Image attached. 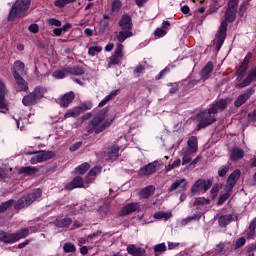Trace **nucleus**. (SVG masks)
I'll list each match as a JSON object with an SVG mask.
<instances>
[{
  "label": "nucleus",
  "instance_id": "nucleus-1",
  "mask_svg": "<svg viewBox=\"0 0 256 256\" xmlns=\"http://www.w3.org/2000/svg\"><path fill=\"white\" fill-rule=\"evenodd\" d=\"M227 107V100H219L218 102L212 104L208 111H202L197 115V119L199 121L198 127L199 129H205L208 125H212L217 121L216 113L219 111H223Z\"/></svg>",
  "mask_w": 256,
  "mask_h": 256
},
{
  "label": "nucleus",
  "instance_id": "nucleus-2",
  "mask_svg": "<svg viewBox=\"0 0 256 256\" xmlns=\"http://www.w3.org/2000/svg\"><path fill=\"white\" fill-rule=\"evenodd\" d=\"M115 121V115L107 110L99 112L92 120V129L95 133H102Z\"/></svg>",
  "mask_w": 256,
  "mask_h": 256
},
{
  "label": "nucleus",
  "instance_id": "nucleus-3",
  "mask_svg": "<svg viewBox=\"0 0 256 256\" xmlns=\"http://www.w3.org/2000/svg\"><path fill=\"white\" fill-rule=\"evenodd\" d=\"M29 5H31V0H17L10 10L8 20L15 21L16 19L25 17Z\"/></svg>",
  "mask_w": 256,
  "mask_h": 256
},
{
  "label": "nucleus",
  "instance_id": "nucleus-4",
  "mask_svg": "<svg viewBox=\"0 0 256 256\" xmlns=\"http://www.w3.org/2000/svg\"><path fill=\"white\" fill-rule=\"evenodd\" d=\"M43 195V191L41 189H35L31 193L26 196H22L16 203V209H25V207H29L33 201L39 199Z\"/></svg>",
  "mask_w": 256,
  "mask_h": 256
},
{
  "label": "nucleus",
  "instance_id": "nucleus-5",
  "mask_svg": "<svg viewBox=\"0 0 256 256\" xmlns=\"http://www.w3.org/2000/svg\"><path fill=\"white\" fill-rule=\"evenodd\" d=\"M211 180H197L194 185L191 187L192 195H201V193H207L211 189Z\"/></svg>",
  "mask_w": 256,
  "mask_h": 256
},
{
  "label": "nucleus",
  "instance_id": "nucleus-6",
  "mask_svg": "<svg viewBox=\"0 0 256 256\" xmlns=\"http://www.w3.org/2000/svg\"><path fill=\"white\" fill-rule=\"evenodd\" d=\"M25 155H34L31 159H30V163L31 165H37V163H43V161H47L48 159H50V155L48 152L46 151H39V152H25Z\"/></svg>",
  "mask_w": 256,
  "mask_h": 256
},
{
  "label": "nucleus",
  "instance_id": "nucleus-7",
  "mask_svg": "<svg viewBox=\"0 0 256 256\" xmlns=\"http://www.w3.org/2000/svg\"><path fill=\"white\" fill-rule=\"evenodd\" d=\"M160 165L161 164L159 163V161L148 163L146 166L142 167L139 170V175H141L142 177H147V175H153V173L157 172V169H159Z\"/></svg>",
  "mask_w": 256,
  "mask_h": 256
},
{
  "label": "nucleus",
  "instance_id": "nucleus-8",
  "mask_svg": "<svg viewBox=\"0 0 256 256\" xmlns=\"http://www.w3.org/2000/svg\"><path fill=\"white\" fill-rule=\"evenodd\" d=\"M239 177H241V170L237 169L234 170L228 177L227 182H226V189L228 191H233V187L237 185V181H239Z\"/></svg>",
  "mask_w": 256,
  "mask_h": 256
},
{
  "label": "nucleus",
  "instance_id": "nucleus-9",
  "mask_svg": "<svg viewBox=\"0 0 256 256\" xmlns=\"http://www.w3.org/2000/svg\"><path fill=\"white\" fill-rule=\"evenodd\" d=\"M188 147L182 149V151H186L187 153H191L192 155L197 153L199 146L197 144V137L191 136L187 141Z\"/></svg>",
  "mask_w": 256,
  "mask_h": 256
},
{
  "label": "nucleus",
  "instance_id": "nucleus-10",
  "mask_svg": "<svg viewBox=\"0 0 256 256\" xmlns=\"http://www.w3.org/2000/svg\"><path fill=\"white\" fill-rule=\"evenodd\" d=\"M227 35V20H224L219 29L218 37H217V47H221L225 42V37Z\"/></svg>",
  "mask_w": 256,
  "mask_h": 256
},
{
  "label": "nucleus",
  "instance_id": "nucleus-11",
  "mask_svg": "<svg viewBox=\"0 0 256 256\" xmlns=\"http://www.w3.org/2000/svg\"><path fill=\"white\" fill-rule=\"evenodd\" d=\"M14 79L16 81L17 91H27L29 89L27 82L21 77V75H19V73H14Z\"/></svg>",
  "mask_w": 256,
  "mask_h": 256
},
{
  "label": "nucleus",
  "instance_id": "nucleus-12",
  "mask_svg": "<svg viewBox=\"0 0 256 256\" xmlns=\"http://www.w3.org/2000/svg\"><path fill=\"white\" fill-rule=\"evenodd\" d=\"M253 81H256V66L251 69L248 77L243 80L242 83L239 84V87L242 89L243 87H247L253 83Z\"/></svg>",
  "mask_w": 256,
  "mask_h": 256
},
{
  "label": "nucleus",
  "instance_id": "nucleus-13",
  "mask_svg": "<svg viewBox=\"0 0 256 256\" xmlns=\"http://www.w3.org/2000/svg\"><path fill=\"white\" fill-rule=\"evenodd\" d=\"M104 157L106 160L117 159V157H119V146L115 145L111 148H108L104 152Z\"/></svg>",
  "mask_w": 256,
  "mask_h": 256
},
{
  "label": "nucleus",
  "instance_id": "nucleus-14",
  "mask_svg": "<svg viewBox=\"0 0 256 256\" xmlns=\"http://www.w3.org/2000/svg\"><path fill=\"white\" fill-rule=\"evenodd\" d=\"M85 182L83 181V178L80 176H76L70 184L66 185V189L71 190V189H81L84 187Z\"/></svg>",
  "mask_w": 256,
  "mask_h": 256
},
{
  "label": "nucleus",
  "instance_id": "nucleus-15",
  "mask_svg": "<svg viewBox=\"0 0 256 256\" xmlns=\"http://www.w3.org/2000/svg\"><path fill=\"white\" fill-rule=\"evenodd\" d=\"M139 203H130L124 206L121 210V215H131V213H135V211H139Z\"/></svg>",
  "mask_w": 256,
  "mask_h": 256
},
{
  "label": "nucleus",
  "instance_id": "nucleus-16",
  "mask_svg": "<svg viewBox=\"0 0 256 256\" xmlns=\"http://www.w3.org/2000/svg\"><path fill=\"white\" fill-rule=\"evenodd\" d=\"M120 27H122L123 31H131L133 29V23L131 22V16L124 15L119 22Z\"/></svg>",
  "mask_w": 256,
  "mask_h": 256
},
{
  "label": "nucleus",
  "instance_id": "nucleus-17",
  "mask_svg": "<svg viewBox=\"0 0 256 256\" xmlns=\"http://www.w3.org/2000/svg\"><path fill=\"white\" fill-rule=\"evenodd\" d=\"M209 199L204 197L196 198L194 201V207L200 209V211H207V205H209Z\"/></svg>",
  "mask_w": 256,
  "mask_h": 256
},
{
  "label": "nucleus",
  "instance_id": "nucleus-18",
  "mask_svg": "<svg viewBox=\"0 0 256 256\" xmlns=\"http://www.w3.org/2000/svg\"><path fill=\"white\" fill-rule=\"evenodd\" d=\"M187 179L185 178H181L176 180L169 188V191H177V189L181 188V189H187Z\"/></svg>",
  "mask_w": 256,
  "mask_h": 256
},
{
  "label": "nucleus",
  "instance_id": "nucleus-19",
  "mask_svg": "<svg viewBox=\"0 0 256 256\" xmlns=\"http://www.w3.org/2000/svg\"><path fill=\"white\" fill-rule=\"evenodd\" d=\"M0 241L3 243H17L15 233L9 234L4 231H0Z\"/></svg>",
  "mask_w": 256,
  "mask_h": 256
},
{
  "label": "nucleus",
  "instance_id": "nucleus-20",
  "mask_svg": "<svg viewBox=\"0 0 256 256\" xmlns=\"http://www.w3.org/2000/svg\"><path fill=\"white\" fill-rule=\"evenodd\" d=\"M73 99H75V93L68 92V93L64 94L60 100V106L61 107H69V104L73 102Z\"/></svg>",
  "mask_w": 256,
  "mask_h": 256
},
{
  "label": "nucleus",
  "instance_id": "nucleus-21",
  "mask_svg": "<svg viewBox=\"0 0 256 256\" xmlns=\"http://www.w3.org/2000/svg\"><path fill=\"white\" fill-rule=\"evenodd\" d=\"M127 252L129 255L133 256H143L145 255V250L143 248H137L134 244H130L127 246Z\"/></svg>",
  "mask_w": 256,
  "mask_h": 256
},
{
  "label": "nucleus",
  "instance_id": "nucleus-22",
  "mask_svg": "<svg viewBox=\"0 0 256 256\" xmlns=\"http://www.w3.org/2000/svg\"><path fill=\"white\" fill-rule=\"evenodd\" d=\"M211 73H213V62H208L201 71L202 79H209V77H211Z\"/></svg>",
  "mask_w": 256,
  "mask_h": 256
},
{
  "label": "nucleus",
  "instance_id": "nucleus-23",
  "mask_svg": "<svg viewBox=\"0 0 256 256\" xmlns=\"http://www.w3.org/2000/svg\"><path fill=\"white\" fill-rule=\"evenodd\" d=\"M37 98H35V94L30 93L27 96H24L22 103L25 107H31V105H35V103H37Z\"/></svg>",
  "mask_w": 256,
  "mask_h": 256
},
{
  "label": "nucleus",
  "instance_id": "nucleus-24",
  "mask_svg": "<svg viewBox=\"0 0 256 256\" xmlns=\"http://www.w3.org/2000/svg\"><path fill=\"white\" fill-rule=\"evenodd\" d=\"M251 95H253V92L251 90H248L246 93L240 95L235 101V106L241 107V105H243V103H245L249 99V97H251Z\"/></svg>",
  "mask_w": 256,
  "mask_h": 256
},
{
  "label": "nucleus",
  "instance_id": "nucleus-25",
  "mask_svg": "<svg viewBox=\"0 0 256 256\" xmlns=\"http://www.w3.org/2000/svg\"><path fill=\"white\" fill-rule=\"evenodd\" d=\"M153 193H155V186H147L140 191L139 195L142 199H149Z\"/></svg>",
  "mask_w": 256,
  "mask_h": 256
},
{
  "label": "nucleus",
  "instance_id": "nucleus-26",
  "mask_svg": "<svg viewBox=\"0 0 256 256\" xmlns=\"http://www.w3.org/2000/svg\"><path fill=\"white\" fill-rule=\"evenodd\" d=\"M245 152L241 148H233L230 154V158L232 161H239V159H243Z\"/></svg>",
  "mask_w": 256,
  "mask_h": 256
},
{
  "label": "nucleus",
  "instance_id": "nucleus-27",
  "mask_svg": "<svg viewBox=\"0 0 256 256\" xmlns=\"http://www.w3.org/2000/svg\"><path fill=\"white\" fill-rule=\"evenodd\" d=\"M173 217V212L172 211H158L154 214V219H171Z\"/></svg>",
  "mask_w": 256,
  "mask_h": 256
},
{
  "label": "nucleus",
  "instance_id": "nucleus-28",
  "mask_svg": "<svg viewBox=\"0 0 256 256\" xmlns=\"http://www.w3.org/2000/svg\"><path fill=\"white\" fill-rule=\"evenodd\" d=\"M66 73H70V75H83V73H85V68L81 66L66 68Z\"/></svg>",
  "mask_w": 256,
  "mask_h": 256
},
{
  "label": "nucleus",
  "instance_id": "nucleus-29",
  "mask_svg": "<svg viewBox=\"0 0 256 256\" xmlns=\"http://www.w3.org/2000/svg\"><path fill=\"white\" fill-rule=\"evenodd\" d=\"M14 73L23 75V73H25V64L21 61H16L13 66V75Z\"/></svg>",
  "mask_w": 256,
  "mask_h": 256
},
{
  "label": "nucleus",
  "instance_id": "nucleus-30",
  "mask_svg": "<svg viewBox=\"0 0 256 256\" xmlns=\"http://www.w3.org/2000/svg\"><path fill=\"white\" fill-rule=\"evenodd\" d=\"M101 173V167L96 166L94 167L89 173H88V178L86 180V183H93L95 180V175H99Z\"/></svg>",
  "mask_w": 256,
  "mask_h": 256
},
{
  "label": "nucleus",
  "instance_id": "nucleus-31",
  "mask_svg": "<svg viewBox=\"0 0 256 256\" xmlns=\"http://www.w3.org/2000/svg\"><path fill=\"white\" fill-rule=\"evenodd\" d=\"M231 221H233V216L231 214L224 215L219 218V225L220 227H227Z\"/></svg>",
  "mask_w": 256,
  "mask_h": 256
},
{
  "label": "nucleus",
  "instance_id": "nucleus-32",
  "mask_svg": "<svg viewBox=\"0 0 256 256\" xmlns=\"http://www.w3.org/2000/svg\"><path fill=\"white\" fill-rule=\"evenodd\" d=\"M46 91L47 90L45 88L38 86L34 89V91L32 93H33L35 99L37 101H39V99H43V96L45 95Z\"/></svg>",
  "mask_w": 256,
  "mask_h": 256
},
{
  "label": "nucleus",
  "instance_id": "nucleus-33",
  "mask_svg": "<svg viewBox=\"0 0 256 256\" xmlns=\"http://www.w3.org/2000/svg\"><path fill=\"white\" fill-rule=\"evenodd\" d=\"M232 191L233 190H228L227 187L225 186L224 193H222L219 197L218 205H223V203H225V201H227V199H229V197H231Z\"/></svg>",
  "mask_w": 256,
  "mask_h": 256
},
{
  "label": "nucleus",
  "instance_id": "nucleus-34",
  "mask_svg": "<svg viewBox=\"0 0 256 256\" xmlns=\"http://www.w3.org/2000/svg\"><path fill=\"white\" fill-rule=\"evenodd\" d=\"M129 37H133V33L129 30L126 31H120L119 34L117 35V40L120 43H123V41H125V39H129Z\"/></svg>",
  "mask_w": 256,
  "mask_h": 256
},
{
  "label": "nucleus",
  "instance_id": "nucleus-35",
  "mask_svg": "<svg viewBox=\"0 0 256 256\" xmlns=\"http://www.w3.org/2000/svg\"><path fill=\"white\" fill-rule=\"evenodd\" d=\"M229 249H231V242H223L216 246L218 253H225V251H229Z\"/></svg>",
  "mask_w": 256,
  "mask_h": 256
},
{
  "label": "nucleus",
  "instance_id": "nucleus-36",
  "mask_svg": "<svg viewBox=\"0 0 256 256\" xmlns=\"http://www.w3.org/2000/svg\"><path fill=\"white\" fill-rule=\"evenodd\" d=\"M237 5H239V0H230L228 2V9L231 10L232 13L230 19H233V15H237Z\"/></svg>",
  "mask_w": 256,
  "mask_h": 256
},
{
  "label": "nucleus",
  "instance_id": "nucleus-37",
  "mask_svg": "<svg viewBox=\"0 0 256 256\" xmlns=\"http://www.w3.org/2000/svg\"><path fill=\"white\" fill-rule=\"evenodd\" d=\"M89 163L85 162L83 164H81L80 166L75 168V172L77 173V175H85V173H87V171H89Z\"/></svg>",
  "mask_w": 256,
  "mask_h": 256
},
{
  "label": "nucleus",
  "instance_id": "nucleus-38",
  "mask_svg": "<svg viewBox=\"0 0 256 256\" xmlns=\"http://www.w3.org/2000/svg\"><path fill=\"white\" fill-rule=\"evenodd\" d=\"M79 115H81V108L76 107L72 110H68L65 113L64 117H65V119H69V117H79Z\"/></svg>",
  "mask_w": 256,
  "mask_h": 256
},
{
  "label": "nucleus",
  "instance_id": "nucleus-39",
  "mask_svg": "<svg viewBox=\"0 0 256 256\" xmlns=\"http://www.w3.org/2000/svg\"><path fill=\"white\" fill-rule=\"evenodd\" d=\"M19 173H24L25 175H35L37 173L36 167L26 166L19 169Z\"/></svg>",
  "mask_w": 256,
  "mask_h": 256
},
{
  "label": "nucleus",
  "instance_id": "nucleus-40",
  "mask_svg": "<svg viewBox=\"0 0 256 256\" xmlns=\"http://www.w3.org/2000/svg\"><path fill=\"white\" fill-rule=\"evenodd\" d=\"M118 91L114 90L112 92H110V94L108 96H106L100 103H99V107H105V105H107V103H109V101H111V99H113V97H115V95H117Z\"/></svg>",
  "mask_w": 256,
  "mask_h": 256
},
{
  "label": "nucleus",
  "instance_id": "nucleus-41",
  "mask_svg": "<svg viewBox=\"0 0 256 256\" xmlns=\"http://www.w3.org/2000/svg\"><path fill=\"white\" fill-rule=\"evenodd\" d=\"M14 234L16 236V241H19V239H25V237L29 235V228L21 229Z\"/></svg>",
  "mask_w": 256,
  "mask_h": 256
},
{
  "label": "nucleus",
  "instance_id": "nucleus-42",
  "mask_svg": "<svg viewBox=\"0 0 256 256\" xmlns=\"http://www.w3.org/2000/svg\"><path fill=\"white\" fill-rule=\"evenodd\" d=\"M114 57H116L117 59H120L123 61V44H118L115 51H114V54L112 55Z\"/></svg>",
  "mask_w": 256,
  "mask_h": 256
},
{
  "label": "nucleus",
  "instance_id": "nucleus-43",
  "mask_svg": "<svg viewBox=\"0 0 256 256\" xmlns=\"http://www.w3.org/2000/svg\"><path fill=\"white\" fill-rule=\"evenodd\" d=\"M182 155V165H187V163H191V153L186 152L185 150H181Z\"/></svg>",
  "mask_w": 256,
  "mask_h": 256
},
{
  "label": "nucleus",
  "instance_id": "nucleus-44",
  "mask_svg": "<svg viewBox=\"0 0 256 256\" xmlns=\"http://www.w3.org/2000/svg\"><path fill=\"white\" fill-rule=\"evenodd\" d=\"M101 51H103V48L101 46H91L88 49V54L91 57H95V55H97V53H101Z\"/></svg>",
  "mask_w": 256,
  "mask_h": 256
},
{
  "label": "nucleus",
  "instance_id": "nucleus-45",
  "mask_svg": "<svg viewBox=\"0 0 256 256\" xmlns=\"http://www.w3.org/2000/svg\"><path fill=\"white\" fill-rule=\"evenodd\" d=\"M69 225H71V219L70 218H64L62 220H58L56 222V227H69Z\"/></svg>",
  "mask_w": 256,
  "mask_h": 256
},
{
  "label": "nucleus",
  "instance_id": "nucleus-46",
  "mask_svg": "<svg viewBox=\"0 0 256 256\" xmlns=\"http://www.w3.org/2000/svg\"><path fill=\"white\" fill-rule=\"evenodd\" d=\"M177 167H181V159H176L172 164L166 166V173H169L172 169H177Z\"/></svg>",
  "mask_w": 256,
  "mask_h": 256
},
{
  "label": "nucleus",
  "instance_id": "nucleus-47",
  "mask_svg": "<svg viewBox=\"0 0 256 256\" xmlns=\"http://www.w3.org/2000/svg\"><path fill=\"white\" fill-rule=\"evenodd\" d=\"M69 3H75V0H56L54 2V5L56 7L61 8V7H66V5H69Z\"/></svg>",
  "mask_w": 256,
  "mask_h": 256
},
{
  "label": "nucleus",
  "instance_id": "nucleus-48",
  "mask_svg": "<svg viewBox=\"0 0 256 256\" xmlns=\"http://www.w3.org/2000/svg\"><path fill=\"white\" fill-rule=\"evenodd\" d=\"M65 73H67V69L65 70H56L53 72L52 76L55 79H65Z\"/></svg>",
  "mask_w": 256,
  "mask_h": 256
},
{
  "label": "nucleus",
  "instance_id": "nucleus-49",
  "mask_svg": "<svg viewBox=\"0 0 256 256\" xmlns=\"http://www.w3.org/2000/svg\"><path fill=\"white\" fill-rule=\"evenodd\" d=\"M165 251H167V246L165 243H160L154 246L155 253H165Z\"/></svg>",
  "mask_w": 256,
  "mask_h": 256
},
{
  "label": "nucleus",
  "instance_id": "nucleus-50",
  "mask_svg": "<svg viewBox=\"0 0 256 256\" xmlns=\"http://www.w3.org/2000/svg\"><path fill=\"white\" fill-rule=\"evenodd\" d=\"M13 205V200L6 201L2 205H0V213H3L9 209Z\"/></svg>",
  "mask_w": 256,
  "mask_h": 256
},
{
  "label": "nucleus",
  "instance_id": "nucleus-51",
  "mask_svg": "<svg viewBox=\"0 0 256 256\" xmlns=\"http://www.w3.org/2000/svg\"><path fill=\"white\" fill-rule=\"evenodd\" d=\"M48 25L52 27H61V21L55 18H50L47 20Z\"/></svg>",
  "mask_w": 256,
  "mask_h": 256
},
{
  "label": "nucleus",
  "instance_id": "nucleus-52",
  "mask_svg": "<svg viewBox=\"0 0 256 256\" xmlns=\"http://www.w3.org/2000/svg\"><path fill=\"white\" fill-rule=\"evenodd\" d=\"M229 173V166H222L218 169L219 177H225Z\"/></svg>",
  "mask_w": 256,
  "mask_h": 256
},
{
  "label": "nucleus",
  "instance_id": "nucleus-53",
  "mask_svg": "<svg viewBox=\"0 0 256 256\" xmlns=\"http://www.w3.org/2000/svg\"><path fill=\"white\" fill-rule=\"evenodd\" d=\"M64 251L65 253H74L75 245H73L72 243L64 244Z\"/></svg>",
  "mask_w": 256,
  "mask_h": 256
},
{
  "label": "nucleus",
  "instance_id": "nucleus-54",
  "mask_svg": "<svg viewBox=\"0 0 256 256\" xmlns=\"http://www.w3.org/2000/svg\"><path fill=\"white\" fill-rule=\"evenodd\" d=\"M121 2L119 0H115L113 3H112V11L114 13H119V10L121 9Z\"/></svg>",
  "mask_w": 256,
  "mask_h": 256
},
{
  "label": "nucleus",
  "instance_id": "nucleus-55",
  "mask_svg": "<svg viewBox=\"0 0 256 256\" xmlns=\"http://www.w3.org/2000/svg\"><path fill=\"white\" fill-rule=\"evenodd\" d=\"M93 108V104L91 102H86L84 104L81 105V107H78V109H80V113L82 111H89V109Z\"/></svg>",
  "mask_w": 256,
  "mask_h": 256
},
{
  "label": "nucleus",
  "instance_id": "nucleus-56",
  "mask_svg": "<svg viewBox=\"0 0 256 256\" xmlns=\"http://www.w3.org/2000/svg\"><path fill=\"white\" fill-rule=\"evenodd\" d=\"M193 219L199 221V219H201V214L190 216L183 220L182 223L183 225H187V223H189V221H193Z\"/></svg>",
  "mask_w": 256,
  "mask_h": 256
},
{
  "label": "nucleus",
  "instance_id": "nucleus-57",
  "mask_svg": "<svg viewBox=\"0 0 256 256\" xmlns=\"http://www.w3.org/2000/svg\"><path fill=\"white\" fill-rule=\"evenodd\" d=\"M7 95V87L5 86V82L0 80V96L5 97Z\"/></svg>",
  "mask_w": 256,
  "mask_h": 256
},
{
  "label": "nucleus",
  "instance_id": "nucleus-58",
  "mask_svg": "<svg viewBox=\"0 0 256 256\" xmlns=\"http://www.w3.org/2000/svg\"><path fill=\"white\" fill-rule=\"evenodd\" d=\"M121 59L115 57V56H112L111 59H110V62L108 63V67H111L112 65H119L121 64Z\"/></svg>",
  "mask_w": 256,
  "mask_h": 256
},
{
  "label": "nucleus",
  "instance_id": "nucleus-59",
  "mask_svg": "<svg viewBox=\"0 0 256 256\" xmlns=\"http://www.w3.org/2000/svg\"><path fill=\"white\" fill-rule=\"evenodd\" d=\"M154 35L156 37H165V35H167V31H165L163 28H157L154 32Z\"/></svg>",
  "mask_w": 256,
  "mask_h": 256
},
{
  "label": "nucleus",
  "instance_id": "nucleus-60",
  "mask_svg": "<svg viewBox=\"0 0 256 256\" xmlns=\"http://www.w3.org/2000/svg\"><path fill=\"white\" fill-rule=\"evenodd\" d=\"M235 15L236 14H233V16H232L231 10L227 9L226 14H225L226 21H229L230 23H233V21H235ZM231 17H232V19H231Z\"/></svg>",
  "mask_w": 256,
  "mask_h": 256
},
{
  "label": "nucleus",
  "instance_id": "nucleus-61",
  "mask_svg": "<svg viewBox=\"0 0 256 256\" xmlns=\"http://www.w3.org/2000/svg\"><path fill=\"white\" fill-rule=\"evenodd\" d=\"M8 103L5 96H0V109H7Z\"/></svg>",
  "mask_w": 256,
  "mask_h": 256
},
{
  "label": "nucleus",
  "instance_id": "nucleus-62",
  "mask_svg": "<svg viewBox=\"0 0 256 256\" xmlns=\"http://www.w3.org/2000/svg\"><path fill=\"white\" fill-rule=\"evenodd\" d=\"M28 29L30 33H39V25L37 24H31Z\"/></svg>",
  "mask_w": 256,
  "mask_h": 256
},
{
  "label": "nucleus",
  "instance_id": "nucleus-63",
  "mask_svg": "<svg viewBox=\"0 0 256 256\" xmlns=\"http://www.w3.org/2000/svg\"><path fill=\"white\" fill-rule=\"evenodd\" d=\"M246 240L245 238L241 237L236 241V249H239L240 247H243L245 245Z\"/></svg>",
  "mask_w": 256,
  "mask_h": 256
},
{
  "label": "nucleus",
  "instance_id": "nucleus-64",
  "mask_svg": "<svg viewBox=\"0 0 256 256\" xmlns=\"http://www.w3.org/2000/svg\"><path fill=\"white\" fill-rule=\"evenodd\" d=\"M217 193H219V186L212 187L211 189L212 199H215V197H217Z\"/></svg>",
  "mask_w": 256,
  "mask_h": 256
}]
</instances>
